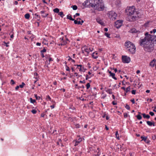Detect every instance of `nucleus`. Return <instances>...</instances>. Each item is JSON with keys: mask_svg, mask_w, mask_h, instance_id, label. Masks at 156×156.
<instances>
[{"mask_svg": "<svg viewBox=\"0 0 156 156\" xmlns=\"http://www.w3.org/2000/svg\"><path fill=\"white\" fill-rule=\"evenodd\" d=\"M149 24V22H147L144 24V26L145 27H147L148 26V24Z\"/></svg>", "mask_w": 156, "mask_h": 156, "instance_id": "48", "label": "nucleus"}, {"mask_svg": "<svg viewBox=\"0 0 156 156\" xmlns=\"http://www.w3.org/2000/svg\"><path fill=\"white\" fill-rule=\"evenodd\" d=\"M86 86L87 89H88L90 88V83H87V84Z\"/></svg>", "mask_w": 156, "mask_h": 156, "instance_id": "35", "label": "nucleus"}, {"mask_svg": "<svg viewBox=\"0 0 156 156\" xmlns=\"http://www.w3.org/2000/svg\"><path fill=\"white\" fill-rule=\"evenodd\" d=\"M36 44L37 46H40L41 45V43L39 42H37Z\"/></svg>", "mask_w": 156, "mask_h": 156, "instance_id": "54", "label": "nucleus"}, {"mask_svg": "<svg viewBox=\"0 0 156 156\" xmlns=\"http://www.w3.org/2000/svg\"><path fill=\"white\" fill-rule=\"evenodd\" d=\"M124 115L125 118H127L128 116V114L126 113H124Z\"/></svg>", "mask_w": 156, "mask_h": 156, "instance_id": "50", "label": "nucleus"}, {"mask_svg": "<svg viewBox=\"0 0 156 156\" xmlns=\"http://www.w3.org/2000/svg\"><path fill=\"white\" fill-rule=\"evenodd\" d=\"M31 112L33 114H35L37 112V111L35 110V109H33L31 111Z\"/></svg>", "mask_w": 156, "mask_h": 156, "instance_id": "42", "label": "nucleus"}, {"mask_svg": "<svg viewBox=\"0 0 156 156\" xmlns=\"http://www.w3.org/2000/svg\"><path fill=\"white\" fill-rule=\"evenodd\" d=\"M66 70L67 71H69V72L70 71V69L69 68V67L68 66H66Z\"/></svg>", "mask_w": 156, "mask_h": 156, "instance_id": "44", "label": "nucleus"}, {"mask_svg": "<svg viewBox=\"0 0 156 156\" xmlns=\"http://www.w3.org/2000/svg\"><path fill=\"white\" fill-rule=\"evenodd\" d=\"M74 21V23L75 24H77V23L78 22H77V20H75L74 19V20H73Z\"/></svg>", "mask_w": 156, "mask_h": 156, "instance_id": "57", "label": "nucleus"}, {"mask_svg": "<svg viewBox=\"0 0 156 156\" xmlns=\"http://www.w3.org/2000/svg\"><path fill=\"white\" fill-rule=\"evenodd\" d=\"M115 73H112L110 75V76H112V77L115 80H117V78L115 77Z\"/></svg>", "mask_w": 156, "mask_h": 156, "instance_id": "21", "label": "nucleus"}, {"mask_svg": "<svg viewBox=\"0 0 156 156\" xmlns=\"http://www.w3.org/2000/svg\"><path fill=\"white\" fill-rule=\"evenodd\" d=\"M125 45L127 50L131 53L134 54L136 52V48L134 45L129 41H127Z\"/></svg>", "mask_w": 156, "mask_h": 156, "instance_id": "3", "label": "nucleus"}, {"mask_svg": "<svg viewBox=\"0 0 156 156\" xmlns=\"http://www.w3.org/2000/svg\"><path fill=\"white\" fill-rule=\"evenodd\" d=\"M90 78V77H89L88 76V75H86V80H88V79H89Z\"/></svg>", "mask_w": 156, "mask_h": 156, "instance_id": "53", "label": "nucleus"}, {"mask_svg": "<svg viewBox=\"0 0 156 156\" xmlns=\"http://www.w3.org/2000/svg\"><path fill=\"white\" fill-rule=\"evenodd\" d=\"M77 22H78L77 23L78 24L82 25V23L84 22V21L83 20H82L81 21V22L80 20H77Z\"/></svg>", "mask_w": 156, "mask_h": 156, "instance_id": "31", "label": "nucleus"}, {"mask_svg": "<svg viewBox=\"0 0 156 156\" xmlns=\"http://www.w3.org/2000/svg\"><path fill=\"white\" fill-rule=\"evenodd\" d=\"M104 30L105 31H108V29L107 28H105Z\"/></svg>", "mask_w": 156, "mask_h": 156, "instance_id": "64", "label": "nucleus"}, {"mask_svg": "<svg viewBox=\"0 0 156 156\" xmlns=\"http://www.w3.org/2000/svg\"><path fill=\"white\" fill-rule=\"evenodd\" d=\"M85 3L87 5H89L99 11L103 10L104 8L103 2L101 0H86Z\"/></svg>", "mask_w": 156, "mask_h": 156, "instance_id": "2", "label": "nucleus"}, {"mask_svg": "<svg viewBox=\"0 0 156 156\" xmlns=\"http://www.w3.org/2000/svg\"><path fill=\"white\" fill-rule=\"evenodd\" d=\"M112 104H113V105H116V104H117V103H116V102H115V101H113V102H112Z\"/></svg>", "mask_w": 156, "mask_h": 156, "instance_id": "60", "label": "nucleus"}, {"mask_svg": "<svg viewBox=\"0 0 156 156\" xmlns=\"http://www.w3.org/2000/svg\"><path fill=\"white\" fill-rule=\"evenodd\" d=\"M50 107L51 108L53 109L55 107V106L54 105H51L50 106Z\"/></svg>", "mask_w": 156, "mask_h": 156, "instance_id": "61", "label": "nucleus"}, {"mask_svg": "<svg viewBox=\"0 0 156 156\" xmlns=\"http://www.w3.org/2000/svg\"><path fill=\"white\" fill-rule=\"evenodd\" d=\"M156 32V29H154L153 30L150 31V33L151 34L153 33H155Z\"/></svg>", "mask_w": 156, "mask_h": 156, "instance_id": "38", "label": "nucleus"}, {"mask_svg": "<svg viewBox=\"0 0 156 156\" xmlns=\"http://www.w3.org/2000/svg\"><path fill=\"white\" fill-rule=\"evenodd\" d=\"M125 107L126 108L128 109V110H129L130 109V107L127 104H126V106H125Z\"/></svg>", "mask_w": 156, "mask_h": 156, "instance_id": "37", "label": "nucleus"}, {"mask_svg": "<svg viewBox=\"0 0 156 156\" xmlns=\"http://www.w3.org/2000/svg\"><path fill=\"white\" fill-rule=\"evenodd\" d=\"M46 49L44 48L41 51V53H43V52H45L46 51Z\"/></svg>", "mask_w": 156, "mask_h": 156, "instance_id": "39", "label": "nucleus"}, {"mask_svg": "<svg viewBox=\"0 0 156 156\" xmlns=\"http://www.w3.org/2000/svg\"><path fill=\"white\" fill-rule=\"evenodd\" d=\"M41 16L45 18L48 15V13L46 12L45 11H41L40 12Z\"/></svg>", "mask_w": 156, "mask_h": 156, "instance_id": "10", "label": "nucleus"}, {"mask_svg": "<svg viewBox=\"0 0 156 156\" xmlns=\"http://www.w3.org/2000/svg\"><path fill=\"white\" fill-rule=\"evenodd\" d=\"M82 50L83 53H84V52H86L87 53V55L90 52L89 49L86 46H83L82 48Z\"/></svg>", "mask_w": 156, "mask_h": 156, "instance_id": "8", "label": "nucleus"}, {"mask_svg": "<svg viewBox=\"0 0 156 156\" xmlns=\"http://www.w3.org/2000/svg\"><path fill=\"white\" fill-rule=\"evenodd\" d=\"M147 125L150 126H151L152 125H153L154 126H155L154 122H151L149 121H147Z\"/></svg>", "mask_w": 156, "mask_h": 156, "instance_id": "14", "label": "nucleus"}, {"mask_svg": "<svg viewBox=\"0 0 156 156\" xmlns=\"http://www.w3.org/2000/svg\"><path fill=\"white\" fill-rule=\"evenodd\" d=\"M82 139L81 138H79L78 139H76L73 141V143L74 144V146L77 145L79 144L82 141Z\"/></svg>", "mask_w": 156, "mask_h": 156, "instance_id": "9", "label": "nucleus"}, {"mask_svg": "<svg viewBox=\"0 0 156 156\" xmlns=\"http://www.w3.org/2000/svg\"><path fill=\"white\" fill-rule=\"evenodd\" d=\"M122 61L124 63H129L130 61V58L129 57L126 55L122 56Z\"/></svg>", "mask_w": 156, "mask_h": 156, "instance_id": "6", "label": "nucleus"}, {"mask_svg": "<svg viewBox=\"0 0 156 156\" xmlns=\"http://www.w3.org/2000/svg\"><path fill=\"white\" fill-rule=\"evenodd\" d=\"M48 60H49V62H50V61H52V58H50V57L49 58Z\"/></svg>", "mask_w": 156, "mask_h": 156, "instance_id": "63", "label": "nucleus"}, {"mask_svg": "<svg viewBox=\"0 0 156 156\" xmlns=\"http://www.w3.org/2000/svg\"><path fill=\"white\" fill-rule=\"evenodd\" d=\"M71 8H72L74 10H76L77 9V7L76 5H74L71 7Z\"/></svg>", "mask_w": 156, "mask_h": 156, "instance_id": "28", "label": "nucleus"}, {"mask_svg": "<svg viewBox=\"0 0 156 156\" xmlns=\"http://www.w3.org/2000/svg\"><path fill=\"white\" fill-rule=\"evenodd\" d=\"M5 44V46L6 47H9V45L8 44V43H6L5 42H4Z\"/></svg>", "mask_w": 156, "mask_h": 156, "instance_id": "55", "label": "nucleus"}, {"mask_svg": "<svg viewBox=\"0 0 156 156\" xmlns=\"http://www.w3.org/2000/svg\"><path fill=\"white\" fill-rule=\"evenodd\" d=\"M30 102L34 104V103L36 102V101L35 99H32V98H30Z\"/></svg>", "mask_w": 156, "mask_h": 156, "instance_id": "26", "label": "nucleus"}, {"mask_svg": "<svg viewBox=\"0 0 156 156\" xmlns=\"http://www.w3.org/2000/svg\"><path fill=\"white\" fill-rule=\"evenodd\" d=\"M58 13V15L60 16L62 18L64 16V15L63 14V12H59Z\"/></svg>", "mask_w": 156, "mask_h": 156, "instance_id": "27", "label": "nucleus"}, {"mask_svg": "<svg viewBox=\"0 0 156 156\" xmlns=\"http://www.w3.org/2000/svg\"><path fill=\"white\" fill-rule=\"evenodd\" d=\"M35 16H36V18H39V16L38 15H37V13H35Z\"/></svg>", "mask_w": 156, "mask_h": 156, "instance_id": "59", "label": "nucleus"}, {"mask_svg": "<svg viewBox=\"0 0 156 156\" xmlns=\"http://www.w3.org/2000/svg\"><path fill=\"white\" fill-rule=\"evenodd\" d=\"M67 44V41H63L60 44H59V45L60 46V45L62 46V45H66Z\"/></svg>", "mask_w": 156, "mask_h": 156, "instance_id": "20", "label": "nucleus"}, {"mask_svg": "<svg viewBox=\"0 0 156 156\" xmlns=\"http://www.w3.org/2000/svg\"><path fill=\"white\" fill-rule=\"evenodd\" d=\"M156 61V60H155V59H154L151 61L150 63V66L152 67H154L155 66Z\"/></svg>", "mask_w": 156, "mask_h": 156, "instance_id": "13", "label": "nucleus"}, {"mask_svg": "<svg viewBox=\"0 0 156 156\" xmlns=\"http://www.w3.org/2000/svg\"><path fill=\"white\" fill-rule=\"evenodd\" d=\"M131 101L132 102V103H133V104H134L135 103V100H134V99H132L131 100Z\"/></svg>", "mask_w": 156, "mask_h": 156, "instance_id": "56", "label": "nucleus"}, {"mask_svg": "<svg viewBox=\"0 0 156 156\" xmlns=\"http://www.w3.org/2000/svg\"><path fill=\"white\" fill-rule=\"evenodd\" d=\"M97 150L98 151V154L97 155H96L95 156H99L100 154V153L99 152V148H97Z\"/></svg>", "mask_w": 156, "mask_h": 156, "instance_id": "41", "label": "nucleus"}, {"mask_svg": "<svg viewBox=\"0 0 156 156\" xmlns=\"http://www.w3.org/2000/svg\"><path fill=\"white\" fill-rule=\"evenodd\" d=\"M19 86H17L16 87H15V89L16 90H18V89L19 88Z\"/></svg>", "mask_w": 156, "mask_h": 156, "instance_id": "58", "label": "nucleus"}, {"mask_svg": "<svg viewBox=\"0 0 156 156\" xmlns=\"http://www.w3.org/2000/svg\"><path fill=\"white\" fill-rule=\"evenodd\" d=\"M78 69H79V70L80 72H82L83 71V69H84V67L82 65L81 67H79V68H78Z\"/></svg>", "mask_w": 156, "mask_h": 156, "instance_id": "23", "label": "nucleus"}, {"mask_svg": "<svg viewBox=\"0 0 156 156\" xmlns=\"http://www.w3.org/2000/svg\"><path fill=\"white\" fill-rule=\"evenodd\" d=\"M105 35L107 37L109 38H110V34H108V33H105Z\"/></svg>", "mask_w": 156, "mask_h": 156, "instance_id": "36", "label": "nucleus"}, {"mask_svg": "<svg viewBox=\"0 0 156 156\" xmlns=\"http://www.w3.org/2000/svg\"><path fill=\"white\" fill-rule=\"evenodd\" d=\"M75 126L76 128H78L80 127V125L79 124H76Z\"/></svg>", "mask_w": 156, "mask_h": 156, "instance_id": "46", "label": "nucleus"}, {"mask_svg": "<svg viewBox=\"0 0 156 156\" xmlns=\"http://www.w3.org/2000/svg\"><path fill=\"white\" fill-rule=\"evenodd\" d=\"M80 83H86L85 81L84 80H83V81L80 80Z\"/></svg>", "mask_w": 156, "mask_h": 156, "instance_id": "49", "label": "nucleus"}, {"mask_svg": "<svg viewBox=\"0 0 156 156\" xmlns=\"http://www.w3.org/2000/svg\"><path fill=\"white\" fill-rule=\"evenodd\" d=\"M88 49H89V52L92 51L93 50V48H88Z\"/></svg>", "mask_w": 156, "mask_h": 156, "instance_id": "51", "label": "nucleus"}, {"mask_svg": "<svg viewBox=\"0 0 156 156\" xmlns=\"http://www.w3.org/2000/svg\"><path fill=\"white\" fill-rule=\"evenodd\" d=\"M145 37L140 38L139 41L140 45L143 47L144 50L150 52L153 50L154 42L156 41V36L149 34L148 32L144 34Z\"/></svg>", "mask_w": 156, "mask_h": 156, "instance_id": "1", "label": "nucleus"}, {"mask_svg": "<svg viewBox=\"0 0 156 156\" xmlns=\"http://www.w3.org/2000/svg\"><path fill=\"white\" fill-rule=\"evenodd\" d=\"M130 90V87L129 86L127 87L125 91L126 93H127Z\"/></svg>", "mask_w": 156, "mask_h": 156, "instance_id": "30", "label": "nucleus"}, {"mask_svg": "<svg viewBox=\"0 0 156 156\" xmlns=\"http://www.w3.org/2000/svg\"><path fill=\"white\" fill-rule=\"evenodd\" d=\"M149 114L151 115V116H153L154 115V113L153 112H149Z\"/></svg>", "mask_w": 156, "mask_h": 156, "instance_id": "47", "label": "nucleus"}, {"mask_svg": "<svg viewBox=\"0 0 156 156\" xmlns=\"http://www.w3.org/2000/svg\"><path fill=\"white\" fill-rule=\"evenodd\" d=\"M107 16L111 20H114L116 19L117 15L115 12L111 11L108 12Z\"/></svg>", "mask_w": 156, "mask_h": 156, "instance_id": "5", "label": "nucleus"}, {"mask_svg": "<svg viewBox=\"0 0 156 156\" xmlns=\"http://www.w3.org/2000/svg\"><path fill=\"white\" fill-rule=\"evenodd\" d=\"M142 115L144 118H147L148 119L150 118V116L149 115H146L145 113H143Z\"/></svg>", "mask_w": 156, "mask_h": 156, "instance_id": "16", "label": "nucleus"}, {"mask_svg": "<svg viewBox=\"0 0 156 156\" xmlns=\"http://www.w3.org/2000/svg\"><path fill=\"white\" fill-rule=\"evenodd\" d=\"M105 129H106V130H108L109 128H108V127H107V126L106 125H105Z\"/></svg>", "mask_w": 156, "mask_h": 156, "instance_id": "62", "label": "nucleus"}, {"mask_svg": "<svg viewBox=\"0 0 156 156\" xmlns=\"http://www.w3.org/2000/svg\"><path fill=\"white\" fill-rule=\"evenodd\" d=\"M98 53L94 52L92 54V57L94 59H96L98 57L97 56Z\"/></svg>", "mask_w": 156, "mask_h": 156, "instance_id": "15", "label": "nucleus"}, {"mask_svg": "<svg viewBox=\"0 0 156 156\" xmlns=\"http://www.w3.org/2000/svg\"><path fill=\"white\" fill-rule=\"evenodd\" d=\"M115 136L116 138L119 140V134L118 131H116L115 132Z\"/></svg>", "mask_w": 156, "mask_h": 156, "instance_id": "25", "label": "nucleus"}, {"mask_svg": "<svg viewBox=\"0 0 156 156\" xmlns=\"http://www.w3.org/2000/svg\"><path fill=\"white\" fill-rule=\"evenodd\" d=\"M122 20H118L115 22V26L117 28H119L122 26Z\"/></svg>", "mask_w": 156, "mask_h": 156, "instance_id": "7", "label": "nucleus"}, {"mask_svg": "<svg viewBox=\"0 0 156 156\" xmlns=\"http://www.w3.org/2000/svg\"><path fill=\"white\" fill-rule=\"evenodd\" d=\"M97 22L98 23H99L101 25H104V23L100 19H97L96 20Z\"/></svg>", "mask_w": 156, "mask_h": 156, "instance_id": "17", "label": "nucleus"}, {"mask_svg": "<svg viewBox=\"0 0 156 156\" xmlns=\"http://www.w3.org/2000/svg\"><path fill=\"white\" fill-rule=\"evenodd\" d=\"M34 97L37 100H39L40 98V97L39 96H37V94H34Z\"/></svg>", "mask_w": 156, "mask_h": 156, "instance_id": "34", "label": "nucleus"}, {"mask_svg": "<svg viewBox=\"0 0 156 156\" xmlns=\"http://www.w3.org/2000/svg\"><path fill=\"white\" fill-rule=\"evenodd\" d=\"M27 19H28L30 17V15L29 13H27L24 16Z\"/></svg>", "mask_w": 156, "mask_h": 156, "instance_id": "22", "label": "nucleus"}, {"mask_svg": "<svg viewBox=\"0 0 156 156\" xmlns=\"http://www.w3.org/2000/svg\"><path fill=\"white\" fill-rule=\"evenodd\" d=\"M67 19H69L70 20H74V19H73L72 18L71 15H67Z\"/></svg>", "mask_w": 156, "mask_h": 156, "instance_id": "19", "label": "nucleus"}, {"mask_svg": "<svg viewBox=\"0 0 156 156\" xmlns=\"http://www.w3.org/2000/svg\"><path fill=\"white\" fill-rule=\"evenodd\" d=\"M106 91L109 94H112V90L111 89H108L106 90Z\"/></svg>", "mask_w": 156, "mask_h": 156, "instance_id": "18", "label": "nucleus"}, {"mask_svg": "<svg viewBox=\"0 0 156 156\" xmlns=\"http://www.w3.org/2000/svg\"><path fill=\"white\" fill-rule=\"evenodd\" d=\"M15 83V82L13 80H11V82L10 83L12 85L14 84Z\"/></svg>", "mask_w": 156, "mask_h": 156, "instance_id": "40", "label": "nucleus"}, {"mask_svg": "<svg viewBox=\"0 0 156 156\" xmlns=\"http://www.w3.org/2000/svg\"><path fill=\"white\" fill-rule=\"evenodd\" d=\"M153 140H155L156 139V136L155 135H153L152 136Z\"/></svg>", "mask_w": 156, "mask_h": 156, "instance_id": "43", "label": "nucleus"}, {"mask_svg": "<svg viewBox=\"0 0 156 156\" xmlns=\"http://www.w3.org/2000/svg\"><path fill=\"white\" fill-rule=\"evenodd\" d=\"M25 85V84L23 82H22L21 84L19 86L21 88H23L24 85Z\"/></svg>", "mask_w": 156, "mask_h": 156, "instance_id": "33", "label": "nucleus"}, {"mask_svg": "<svg viewBox=\"0 0 156 156\" xmlns=\"http://www.w3.org/2000/svg\"><path fill=\"white\" fill-rule=\"evenodd\" d=\"M53 11L55 13H58L59 12V9L57 8L54 9L53 10Z\"/></svg>", "mask_w": 156, "mask_h": 156, "instance_id": "24", "label": "nucleus"}, {"mask_svg": "<svg viewBox=\"0 0 156 156\" xmlns=\"http://www.w3.org/2000/svg\"><path fill=\"white\" fill-rule=\"evenodd\" d=\"M131 32L132 33H136L138 34H142V33L139 31L137 30L135 28H133L131 30Z\"/></svg>", "mask_w": 156, "mask_h": 156, "instance_id": "12", "label": "nucleus"}, {"mask_svg": "<svg viewBox=\"0 0 156 156\" xmlns=\"http://www.w3.org/2000/svg\"><path fill=\"white\" fill-rule=\"evenodd\" d=\"M136 116L138 120H140L142 119L141 116L140 115H136Z\"/></svg>", "mask_w": 156, "mask_h": 156, "instance_id": "32", "label": "nucleus"}, {"mask_svg": "<svg viewBox=\"0 0 156 156\" xmlns=\"http://www.w3.org/2000/svg\"><path fill=\"white\" fill-rule=\"evenodd\" d=\"M136 90H133L131 91V93L133 94H136Z\"/></svg>", "mask_w": 156, "mask_h": 156, "instance_id": "45", "label": "nucleus"}, {"mask_svg": "<svg viewBox=\"0 0 156 156\" xmlns=\"http://www.w3.org/2000/svg\"><path fill=\"white\" fill-rule=\"evenodd\" d=\"M46 99L47 101L51 100V98L49 95H47L46 96Z\"/></svg>", "mask_w": 156, "mask_h": 156, "instance_id": "29", "label": "nucleus"}, {"mask_svg": "<svg viewBox=\"0 0 156 156\" xmlns=\"http://www.w3.org/2000/svg\"><path fill=\"white\" fill-rule=\"evenodd\" d=\"M75 66H77V68H79V67H81L82 66V65H74Z\"/></svg>", "mask_w": 156, "mask_h": 156, "instance_id": "52", "label": "nucleus"}, {"mask_svg": "<svg viewBox=\"0 0 156 156\" xmlns=\"http://www.w3.org/2000/svg\"><path fill=\"white\" fill-rule=\"evenodd\" d=\"M141 138L142 139V140H144L146 143H149V141L147 139V137L142 136H141Z\"/></svg>", "mask_w": 156, "mask_h": 156, "instance_id": "11", "label": "nucleus"}, {"mask_svg": "<svg viewBox=\"0 0 156 156\" xmlns=\"http://www.w3.org/2000/svg\"><path fill=\"white\" fill-rule=\"evenodd\" d=\"M127 14L129 16H133L132 19L133 20H135L138 16V12L136 11L134 6L129 7L127 11Z\"/></svg>", "mask_w": 156, "mask_h": 156, "instance_id": "4", "label": "nucleus"}]
</instances>
